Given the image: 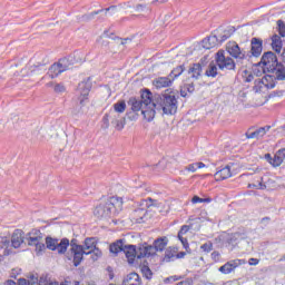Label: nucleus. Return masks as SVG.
<instances>
[{"mask_svg":"<svg viewBox=\"0 0 285 285\" xmlns=\"http://www.w3.org/2000/svg\"><path fill=\"white\" fill-rule=\"evenodd\" d=\"M28 246H35L36 255L39 257L46 253V248L49 250H56L58 255H66L68 250V246H70V240L68 238H53L46 237V244L43 243V235L41 232L36 230L35 233H29V237H27Z\"/></svg>","mask_w":285,"mask_h":285,"instance_id":"f257e3e1","label":"nucleus"},{"mask_svg":"<svg viewBox=\"0 0 285 285\" xmlns=\"http://www.w3.org/2000/svg\"><path fill=\"white\" fill-rule=\"evenodd\" d=\"M128 106H130L132 112H139L141 110V115L146 121H153L155 115H157V111H155L157 104L153 102V92L148 89L142 91L141 99L130 98Z\"/></svg>","mask_w":285,"mask_h":285,"instance_id":"f03ea898","label":"nucleus"},{"mask_svg":"<svg viewBox=\"0 0 285 285\" xmlns=\"http://www.w3.org/2000/svg\"><path fill=\"white\" fill-rule=\"evenodd\" d=\"M71 253L73 254V265L79 266L83 259V255H91L94 262H97L101 257V249L97 248V242L95 238L85 239V247L77 244V240H71Z\"/></svg>","mask_w":285,"mask_h":285,"instance_id":"7ed1b4c3","label":"nucleus"},{"mask_svg":"<svg viewBox=\"0 0 285 285\" xmlns=\"http://www.w3.org/2000/svg\"><path fill=\"white\" fill-rule=\"evenodd\" d=\"M151 104H156L155 111L163 110L164 115H175L177 112V98L170 89H167L161 96L151 97Z\"/></svg>","mask_w":285,"mask_h":285,"instance_id":"20e7f679","label":"nucleus"},{"mask_svg":"<svg viewBox=\"0 0 285 285\" xmlns=\"http://www.w3.org/2000/svg\"><path fill=\"white\" fill-rule=\"evenodd\" d=\"M121 206H124L121 198L111 197L108 202L98 205L94 210V215L97 219H108L114 210H121Z\"/></svg>","mask_w":285,"mask_h":285,"instance_id":"39448f33","label":"nucleus"},{"mask_svg":"<svg viewBox=\"0 0 285 285\" xmlns=\"http://www.w3.org/2000/svg\"><path fill=\"white\" fill-rule=\"evenodd\" d=\"M122 252L125 253L129 264H134L136 257L138 259H141L144 257H150V255L155 253V249L153 248V245H148L147 243H145L138 248H136L135 245H125L122 247Z\"/></svg>","mask_w":285,"mask_h":285,"instance_id":"423d86ee","label":"nucleus"},{"mask_svg":"<svg viewBox=\"0 0 285 285\" xmlns=\"http://www.w3.org/2000/svg\"><path fill=\"white\" fill-rule=\"evenodd\" d=\"M66 70H70V57L62 58L58 62L53 63L48 71L50 79H56L59 77L61 72H66Z\"/></svg>","mask_w":285,"mask_h":285,"instance_id":"0eeeda50","label":"nucleus"},{"mask_svg":"<svg viewBox=\"0 0 285 285\" xmlns=\"http://www.w3.org/2000/svg\"><path fill=\"white\" fill-rule=\"evenodd\" d=\"M216 63L220 70H235V60L226 56L224 51H218L216 53Z\"/></svg>","mask_w":285,"mask_h":285,"instance_id":"6e6552de","label":"nucleus"},{"mask_svg":"<svg viewBox=\"0 0 285 285\" xmlns=\"http://www.w3.org/2000/svg\"><path fill=\"white\" fill-rule=\"evenodd\" d=\"M261 63H263V70L264 72H271L273 70H275V68H277V66H279V63L277 62V56H275L273 53V51H268L266 53L263 55Z\"/></svg>","mask_w":285,"mask_h":285,"instance_id":"1a4fd4ad","label":"nucleus"},{"mask_svg":"<svg viewBox=\"0 0 285 285\" xmlns=\"http://www.w3.org/2000/svg\"><path fill=\"white\" fill-rule=\"evenodd\" d=\"M226 50L230 57H234V59H237V61H244L246 59V51L242 48H239V45L237 42L232 41L228 42L226 46Z\"/></svg>","mask_w":285,"mask_h":285,"instance_id":"9d476101","label":"nucleus"},{"mask_svg":"<svg viewBox=\"0 0 285 285\" xmlns=\"http://www.w3.org/2000/svg\"><path fill=\"white\" fill-rule=\"evenodd\" d=\"M244 262L242 259H233L220 266L218 271L219 273H223V275H230L235 268L242 266Z\"/></svg>","mask_w":285,"mask_h":285,"instance_id":"9b49d317","label":"nucleus"},{"mask_svg":"<svg viewBox=\"0 0 285 285\" xmlns=\"http://www.w3.org/2000/svg\"><path fill=\"white\" fill-rule=\"evenodd\" d=\"M173 81H175V78H170V76L159 77L153 81V86H155L157 90H161V88H170V86H173Z\"/></svg>","mask_w":285,"mask_h":285,"instance_id":"f8f14e48","label":"nucleus"},{"mask_svg":"<svg viewBox=\"0 0 285 285\" xmlns=\"http://www.w3.org/2000/svg\"><path fill=\"white\" fill-rule=\"evenodd\" d=\"M219 46V38L215 35H212L202 41V47L205 48V50H210L213 48H217Z\"/></svg>","mask_w":285,"mask_h":285,"instance_id":"ddd939ff","label":"nucleus"},{"mask_svg":"<svg viewBox=\"0 0 285 285\" xmlns=\"http://www.w3.org/2000/svg\"><path fill=\"white\" fill-rule=\"evenodd\" d=\"M91 88L92 80H90V78H87L78 85V92H80L81 97L86 98L90 94Z\"/></svg>","mask_w":285,"mask_h":285,"instance_id":"4468645a","label":"nucleus"},{"mask_svg":"<svg viewBox=\"0 0 285 285\" xmlns=\"http://www.w3.org/2000/svg\"><path fill=\"white\" fill-rule=\"evenodd\" d=\"M216 181H224V179H228L233 177V173H230V166H225L220 170L216 171L214 175Z\"/></svg>","mask_w":285,"mask_h":285,"instance_id":"2eb2a0df","label":"nucleus"},{"mask_svg":"<svg viewBox=\"0 0 285 285\" xmlns=\"http://www.w3.org/2000/svg\"><path fill=\"white\" fill-rule=\"evenodd\" d=\"M166 246H168L167 237H161V238L156 239L154 242V246H151V248L154 249V253L150 254V257H153V255H155V253H157V250H159L161 253V250H164V248H166Z\"/></svg>","mask_w":285,"mask_h":285,"instance_id":"dca6fc26","label":"nucleus"},{"mask_svg":"<svg viewBox=\"0 0 285 285\" xmlns=\"http://www.w3.org/2000/svg\"><path fill=\"white\" fill-rule=\"evenodd\" d=\"M282 164H285V148L276 151L273 158L272 166H274V168H277V166H282Z\"/></svg>","mask_w":285,"mask_h":285,"instance_id":"f3484780","label":"nucleus"},{"mask_svg":"<svg viewBox=\"0 0 285 285\" xmlns=\"http://www.w3.org/2000/svg\"><path fill=\"white\" fill-rule=\"evenodd\" d=\"M124 285H141V278L139 277V274H128L127 277L124 279Z\"/></svg>","mask_w":285,"mask_h":285,"instance_id":"a211bd4d","label":"nucleus"},{"mask_svg":"<svg viewBox=\"0 0 285 285\" xmlns=\"http://www.w3.org/2000/svg\"><path fill=\"white\" fill-rule=\"evenodd\" d=\"M250 52L253 57H259L262 55V40L257 38L252 39V49Z\"/></svg>","mask_w":285,"mask_h":285,"instance_id":"6ab92c4d","label":"nucleus"},{"mask_svg":"<svg viewBox=\"0 0 285 285\" xmlns=\"http://www.w3.org/2000/svg\"><path fill=\"white\" fill-rule=\"evenodd\" d=\"M21 244H23V233L17 230L11 236V246L13 248H19L21 246Z\"/></svg>","mask_w":285,"mask_h":285,"instance_id":"aec40b11","label":"nucleus"},{"mask_svg":"<svg viewBox=\"0 0 285 285\" xmlns=\"http://www.w3.org/2000/svg\"><path fill=\"white\" fill-rule=\"evenodd\" d=\"M272 75H274V79H277L278 81H284L285 80V69L284 66L278 65L275 67L274 70L269 71Z\"/></svg>","mask_w":285,"mask_h":285,"instance_id":"412c9836","label":"nucleus"},{"mask_svg":"<svg viewBox=\"0 0 285 285\" xmlns=\"http://www.w3.org/2000/svg\"><path fill=\"white\" fill-rule=\"evenodd\" d=\"M134 12L140 17H146V14H150V7L147 4L138 3L134 7Z\"/></svg>","mask_w":285,"mask_h":285,"instance_id":"4be33fe9","label":"nucleus"},{"mask_svg":"<svg viewBox=\"0 0 285 285\" xmlns=\"http://www.w3.org/2000/svg\"><path fill=\"white\" fill-rule=\"evenodd\" d=\"M268 82L267 79L263 78H256L254 80V90L255 92H263V90H266V83Z\"/></svg>","mask_w":285,"mask_h":285,"instance_id":"5701e85b","label":"nucleus"},{"mask_svg":"<svg viewBox=\"0 0 285 285\" xmlns=\"http://www.w3.org/2000/svg\"><path fill=\"white\" fill-rule=\"evenodd\" d=\"M81 115H83V99L80 100V104L71 108V117H75L77 119L81 117Z\"/></svg>","mask_w":285,"mask_h":285,"instance_id":"b1692460","label":"nucleus"},{"mask_svg":"<svg viewBox=\"0 0 285 285\" xmlns=\"http://www.w3.org/2000/svg\"><path fill=\"white\" fill-rule=\"evenodd\" d=\"M124 240L119 239L116 243L111 244L109 247L110 253L114 255H117L118 253H121L124 250Z\"/></svg>","mask_w":285,"mask_h":285,"instance_id":"393cba45","label":"nucleus"},{"mask_svg":"<svg viewBox=\"0 0 285 285\" xmlns=\"http://www.w3.org/2000/svg\"><path fill=\"white\" fill-rule=\"evenodd\" d=\"M147 213H148V210L144 207H139L138 209H136L134 212L135 222H137L138 224L141 223V219H144V217H146Z\"/></svg>","mask_w":285,"mask_h":285,"instance_id":"a878e982","label":"nucleus"},{"mask_svg":"<svg viewBox=\"0 0 285 285\" xmlns=\"http://www.w3.org/2000/svg\"><path fill=\"white\" fill-rule=\"evenodd\" d=\"M189 75H191L193 79H199L202 76V65H193V67L189 69Z\"/></svg>","mask_w":285,"mask_h":285,"instance_id":"bb28decb","label":"nucleus"},{"mask_svg":"<svg viewBox=\"0 0 285 285\" xmlns=\"http://www.w3.org/2000/svg\"><path fill=\"white\" fill-rule=\"evenodd\" d=\"M193 92H195V85L193 83H187L180 88V97H188V94L193 95Z\"/></svg>","mask_w":285,"mask_h":285,"instance_id":"cd10ccee","label":"nucleus"},{"mask_svg":"<svg viewBox=\"0 0 285 285\" xmlns=\"http://www.w3.org/2000/svg\"><path fill=\"white\" fill-rule=\"evenodd\" d=\"M112 119H117L115 111H109V114L105 115L102 118L104 128H110V121H112Z\"/></svg>","mask_w":285,"mask_h":285,"instance_id":"c85d7f7f","label":"nucleus"},{"mask_svg":"<svg viewBox=\"0 0 285 285\" xmlns=\"http://www.w3.org/2000/svg\"><path fill=\"white\" fill-rule=\"evenodd\" d=\"M97 43H99V46H108V43H110V35H108V31H105L98 37Z\"/></svg>","mask_w":285,"mask_h":285,"instance_id":"c756f323","label":"nucleus"},{"mask_svg":"<svg viewBox=\"0 0 285 285\" xmlns=\"http://www.w3.org/2000/svg\"><path fill=\"white\" fill-rule=\"evenodd\" d=\"M19 285H39V278L36 276H31L29 279L20 278Z\"/></svg>","mask_w":285,"mask_h":285,"instance_id":"7c9ffc66","label":"nucleus"},{"mask_svg":"<svg viewBox=\"0 0 285 285\" xmlns=\"http://www.w3.org/2000/svg\"><path fill=\"white\" fill-rule=\"evenodd\" d=\"M272 47L275 52H282V41L279 40L278 36H274L272 38Z\"/></svg>","mask_w":285,"mask_h":285,"instance_id":"2f4dec72","label":"nucleus"},{"mask_svg":"<svg viewBox=\"0 0 285 285\" xmlns=\"http://www.w3.org/2000/svg\"><path fill=\"white\" fill-rule=\"evenodd\" d=\"M114 112L117 115V112H126V101L120 100L114 105Z\"/></svg>","mask_w":285,"mask_h":285,"instance_id":"473e14b6","label":"nucleus"},{"mask_svg":"<svg viewBox=\"0 0 285 285\" xmlns=\"http://www.w3.org/2000/svg\"><path fill=\"white\" fill-rule=\"evenodd\" d=\"M111 124L115 126L116 130H124V120L119 119V115L116 114V118L111 120Z\"/></svg>","mask_w":285,"mask_h":285,"instance_id":"72a5a7b5","label":"nucleus"},{"mask_svg":"<svg viewBox=\"0 0 285 285\" xmlns=\"http://www.w3.org/2000/svg\"><path fill=\"white\" fill-rule=\"evenodd\" d=\"M207 77H217V65L215 62H212L208 66V69L206 70Z\"/></svg>","mask_w":285,"mask_h":285,"instance_id":"f704fd0d","label":"nucleus"},{"mask_svg":"<svg viewBox=\"0 0 285 285\" xmlns=\"http://www.w3.org/2000/svg\"><path fill=\"white\" fill-rule=\"evenodd\" d=\"M184 66H178L170 72L169 78L177 79V77H179L184 72Z\"/></svg>","mask_w":285,"mask_h":285,"instance_id":"c9c22d12","label":"nucleus"},{"mask_svg":"<svg viewBox=\"0 0 285 285\" xmlns=\"http://www.w3.org/2000/svg\"><path fill=\"white\" fill-rule=\"evenodd\" d=\"M213 199L210 198H199V196H194L191 198V204H210Z\"/></svg>","mask_w":285,"mask_h":285,"instance_id":"e433bc0d","label":"nucleus"},{"mask_svg":"<svg viewBox=\"0 0 285 285\" xmlns=\"http://www.w3.org/2000/svg\"><path fill=\"white\" fill-rule=\"evenodd\" d=\"M263 79H267V83H265L266 90H268L271 88H275V80L273 79V76H271V75L264 76Z\"/></svg>","mask_w":285,"mask_h":285,"instance_id":"4c0bfd02","label":"nucleus"},{"mask_svg":"<svg viewBox=\"0 0 285 285\" xmlns=\"http://www.w3.org/2000/svg\"><path fill=\"white\" fill-rule=\"evenodd\" d=\"M268 130H271V127H267V128H259V129H256L254 132L256 135V139H262V137H264V135H266V132H268Z\"/></svg>","mask_w":285,"mask_h":285,"instance_id":"58836bf2","label":"nucleus"},{"mask_svg":"<svg viewBox=\"0 0 285 285\" xmlns=\"http://www.w3.org/2000/svg\"><path fill=\"white\" fill-rule=\"evenodd\" d=\"M262 181H264L263 178H261V181H258L257 184H249L248 188H256L257 190H266V184Z\"/></svg>","mask_w":285,"mask_h":285,"instance_id":"ea45409f","label":"nucleus"},{"mask_svg":"<svg viewBox=\"0 0 285 285\" xmlns=\"http://www.w3.org/2000/svg\"><path fill=\"white\" fill-rule=\"evenodd\" d=\"M14 75H17V77H28V75H30V71L28 67L18 68Z\"/></svg>","mask_w":285,"mask_h":285,"instance_id":"a19ab883","label":"nucleus"},{"mask_svg":"<svg viewBox=\"0 0 285 285\" xmlns=\"http://www.w3.org/2000/svg\"><path fill=\"white\" fill-rule=\"evenodd\" d=\"M141 273L146 279H153V271L148 266H142L141 267Z\"/></svg>","mask_w":285,"mask_h":285,"instance_id":"79ce46f5","label":"nucleus"},{"mask_svg":"<svg viewBox=\"0 0 285 285\" xmlns=\"http://www.w3.org/2000/svg\"><path fill=\"white\" fill-rule=\"evenodd\" d=\"M173 259H175V252L167 249L165 252V257L163 258V262H173Z\"/></svg>","mask_w":285,"mask_h":285,"instance_id":"37998d69","label":"nucleus"},{"mask_svg":"<svg viewBox=\"0 0 285 285\" xmlns=\"http://www.w3.org/2000/svg\"><path fill=\"white\" fill-rule=\"evenodd\" d=\"M244 79L247 83H250V81H253V79H255V76H253V73L248 70L244 71Z\"/></svg>","mask_w":285,"mask_h":285,"instance_id":"c03bdc74","label":"nucleus"},{"mask_svg":"<svg viewBox=\"0 0 285 285\" xmlns=\"http://www.w3.org/2000/svg\"><path fill=\"white\" fill-rule=\"evenodd\" d=\"M230 37V33H228V31H224L222 35H219L218 38V43H224V41H226V39H228Z\"/></svg>","mask_w":285,"mask_h":285,"instance_id":"a18cd8bd","label":"nucleus"},{"mask_svg":"<svg viewBox=\"0 0 285 285\" xmlns=\"http://www.w3.org/2000/svg\"><path fill=\"white\" fill-rule=\"evenodd\" d=\"M200 249L204 250V253H210V250H213V243L203 244Z\"/></svg>","mask_w":285,"mask_h":285,"instance_id":"49530a36","label":"nucleus"},{"mask_svg":"<svg viewBox=\"0 0 285 285\" xmlns=\"http://www.w3.org/2000/svg\"><path fill=\"white\" fill-rule=\"evenodd\" d=\"M239 238H242V234L240 233H234V234L229 235L228 243L233 244V242H235Z\"/></svg>","mask_w":285,"mask_h":285,"instance_id":"de8ad7c7","label":"nucleus"},{"mask_svg":"<svg viewBox=\"0 0 285 285\" xmlns=\"http://www.w3.org/2000/svg\"><path fill=\"white\" fill-rule=\"evenodd\" d=\"M55 92H66V87L61 83H57L53 86Z\"/></svg>","mask_w":285,"mask_h":285,"instance_id":"09e8293b","label":"nucleus"},{"mask_svg":"<svg viewBox=\"0 0 285 285\" xmlns=\"http://www.w3.org/2000/svg\"><path fill=\"white\" fill-rule=\"evenodd\" d=\"M185 170H188V173H197V163L188 165L185 167Z\"/></svg>","mask_w":285,"mask_h":285,"instance_id":"8fccbe9b","label":"nucleus"},{"mask_svg":"<svg viewBox=\"0 0 285 285\" xmlns=\"http://www.w3.org/2000/svg\"><path fill=\"white\" fill-rule=\"evenodd\" d=\"M189 230H190V227L188 225L183 226L178 233V237L186 235V233H188Z\"/></svg>","mask_w":285,"mask_h":285,"instance_id":"3c124183","label":"nucleus"},{"mask_svg":"<svg viewBox=\"0 0 285 285\" xmlns=\"http://www.w3.org/2000/svg\"><path fill=\"white\" fill-rule=\"evenodd\" d=\"M178 239H180V242H181L184 248L188 250V248H189V246H188V239L184 238V236L178 237Z\"/></svg>","mask_w":285,"mask_h":285,"instance_id":"603ef678","label":"nucleus"},{"mask_svg":"<svg viewBox=\"0 0 285 285\" xmlns=\"http://www.w3.org/2000/svg\"><path fill=\"white\" fill-rule=\"evenodd\" d=\"M277 23H278V26H279V33L283 36V37H285V26L283 24L282 26V20H278L277 21Z\"/></svg>","mask_w":285,"mask_h":285,"instance_id":"864d4df0","label":"nucleus"},{"mask_svg":"<svg viewBox=\"0 0 285 285\" xmlns=\"http://www.w3.org/2000/svg\"><path fill=\"white\" fill-rule=\"evenodd\" d=\"M248 264H249V266H257V264H259V259L249 258Z\"/></svg>","mask_w":285,"mask_h":285,"instance_id":"5fc2aeb1","label":"nucleus"},{"mask_svg":"<svg viewBox=\"0 0 285 285\" xmlns=\"http://www.w3.org/2000/svg\"><path fill=\"white\" fill-rule=\"evenodd\" d=\"M246 138L247 139H257V136H256L255 131H252V132L246 134Z\"/></svg>","mask_w":285,"mask_h":285,"instance_id":"6e6d98bb","label":"nucleus"},{"mask_svg":"<svg viewBox=\"0 0 285 285\" xmlns=\"http://www.w3.org/2000/svg\"><path fill=\"white\" fill-rule=\"evenodd\" d=\"M94 14H99V11L94 12V13H90V14H87V16H83V19H85L86 21H89V19H92Z\"/></svg>","mask_w":285,"mask_h":285,"instance_id":"4d7b16f0","label":"nucleus"},{"mask_svg":"<svg viewBox=\"0 0 285 285\" xmlns=\"http://www.w3.org/2000/svg\"><path fill=\"white\" fill-rule=\"evenodd\" d=\"M265 159L268 161V164L273 166V157L271 156V154H266Z\"/></svg>","mask_w":285,"mask_h":285,"instance_id":"13d9d810","label":"nucleus"},{"mask_svg":"<svg viewBox=\"0 0 285 285\" xmlns=\"http://www.w3.org/2000/svg\"><path fill=\"white\" fill-rule=\"evenodd\" d=\"M212 257H213V259H215L216 262L219 261V253H218V252L212 253Z\"/></svg>","mask_w":285,"mask_h":285,"instance_id":"bf43d9fd","label":"nucleus"},{"mask_svg":"<svg viewBox=\"0 0 285 285\" xmlns=\"http://www.w3.org/2000/svg\"><path fill=\"white\" fill-rule=\"evenodd\" d=\"M128 41H130V39H125V40L119 39V40H118V43H119L120 46H126V43H128Z\"/></svg>","mask_w":285,"mask_h":285,"instance_id":"052dcab7","label":"nucleus"},{"mask_svg":"<svg viewBox=\"0 0 285 285\" xmlns=\"http://www.w3.org/2000/svg\"><path fill=\"white\" fill-rule=\"evenodd\" d=\"M196 168H206V164L204 163H196Z\"/></svg>","mask_w":285,"mask_h":285,"instance_id":"680f3d73","label":"nucleus"},{"mask_svg":"<svg viewBox=\"0 0 285 285\" xmlns=\"http://www.w3.org/2000/svg\"><path fill=\"white\" fill-rule=\"evenodd\" d=\"M149 202H151L150 206H159V203H157V200H154L153 198H149Z\"/></svg>","mask_w":285,"mask_h":285,"instance_id":"e2e57ef3","label":"nucleus"},{"mask_svg":"<svg viewBox=\"0 0 285 285\" xmlns=\"http://www.w3.org/2000/svg\"><path fill=\"white\" fill-rule=\"evenodd\" d=\"M6 285H17V283H14V281H8Z\"/></svg>","mask_w":285,"mask_h":285,"instance_id":"0e129e2a","label":"nucleus"},{"mask_svg":"<svg viewBox=\"0 0 285 285\" xmlns=\"http://www.w3.org/2000/svg\"><path fill=\"white\" fill-rule=\"evenodd\" d=\"M48 88H52V86H55V82H49L47 83Z\"/></svg>","mask_w":285,"mask_h":285,"instance_id":"69168bd1","label":"nucleus"},{"mask_svg":"<svg viewBox=\"0 0 285 285\" xmlns=\"http://www.w3.org/2000/svg\"><path fill=\"white\" fill-rule=\"evenodd\" d=\"M184 255H186V253H180L177 255V257H184Z\"/></svg>","mask_w":285,"mask_h":285,"instance_id":"338daca9","label":"nucleus"},{"mask_svg":"<svg viewBox=\"0 0 285 285\" xmlns=\"http://www.w3.org/2000/svg\"><path fill=\"white\" fill-rule=\"evenodd\" d=\"M282 57H284V59H285V48L283 50Z\"/></svg>","mask_w":285,"mask_h":285,"instance_id":"774afa93","label":"nucleus"}]
</instances>
